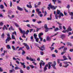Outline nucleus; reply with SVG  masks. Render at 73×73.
<instances>
[{
    "mask_svg": "<svg viewBox=\"0 0 73 73\" xmlns=\"http://www.w3.org/2000/svg\"><path fill=\"white\" fill-rule=\"evenodd\" d=\"M19 30L21 33H23V35H25V34H26V35H28V33L29 32V30H27V31H26L25 33V31H23L20 28H19Z\"/></svg>",
    "mask_w": 73,
    "mask_h": 73,
    "instance_id": "nucleus-1",
    "label": "nucleus"
},
{
    "mask_svg": "<svg viewBox=\"0 0 73 73\" xmlns=\"http://www.w3.org/2000/svg\"><path fill=\"white\" fill-rule=\"evenodd\" d=\"M48 6L49 7H48L47 9L48 10H50V8L51 9H52V10H54V9H56V8H57V6H55V7H54V6H52V5L51 4H50L49 5H48Z\"/></svg>",
    "mask_w": 73,
    "mask_h": 73,
    "instance_id": "nucleus-2",
    "label": "nucleus"
},
{
    "mask_svg": "<svg viewBox=\"0 0 73 73\" xmlns=\"http://www.w3.org/2000/svg\"><path fill=\"white\" fill-rule=\"evenodd\" d=\"M7 36H8V37L7 38V39H6L5 41V43L6 44H7V42H9L11 40V36H10V34L8 33L7 34Z\"/></svg>",
    "mask_w": 73,
    "mask_h": 73,
    "instance_id": "nucleus-3",
    "label": "nucleus"
},
{
    "mask_svg": "<svg viewBox=\"0 0 73 73\" xmlns=\"http://www.w3.org/2000/svg\"><path fill=\"white\" fill-rule=\"evenodd\" d=\"M61 11H59L58 10H57V12L56 13H57V15H59V16H58L59 19H60L61 18V16H64V14L62 13H60Z\"/></svg>",
    "mask_w": 73,
    "mask_h": 73,
    "instance_id": "nucleus-4",
    "label": "nucleus"
},
{
    "mask_svg": "<svg viewBox=\"0 0 73 73\" xmlns=\"http://www.w3.org/2000/svg\"><path fill=\"white\" fill-rule=\"evenodd\" d=\"M38 47L40 49V50H42V51H43L44 50H45V47L44 45L41 46L40 47L38 46Z\"/></svg>",
    "mask_w": 73,
    "mask_h": 73,
    "instance_id": "nucleus-5",
    "label": "nucleus"
},
{
    "mask_svg": "<svg viewBox=\"0 0 73 73\" xmlns=\"http://www.w3.org/2000/svg\"><path fill=\"white\" fill-rule=\"evenodd\" d=\"M53 64H51V66H52L54 69H56V68L55 66L56 65V62L55 61H54L53 62Z\"/></svg>",
    "mask_w": 73,
    "mask_h": 73,
    "instance_id": "nucleus-6",
    "label": "nucleus"
},
{
    "mask_svg": "<svg viewBox=\"0 0 73 73\" xmlns=\"http://www.w3.org/2000/svg\"><path fill=\"white\" fill-rule=\"evenodd\" d=\"M23 44L25 45V46H26V48H27V50H29V49H30L29 47V46L28 45V44H27L25 43H24Z\"/></svg>",
    "mask_w": 73,
    "mask_h": 73,
    "instance_id": "nucleus-7",
    "label": "nucleus"
},
{
    "mask_svg": "<svg viewBox=\"0 0 73 73\" xmlns=\"http://www.w3.org/2000/svg\"><path fill=\"white\" fill-rule=\"evenodd\" d=\"M45 62H43L42 63V62H40L39 63L40 66V68L41 69V68H42V66H44L45 65Z\"/></svg>",
    "mask_w": 73,
    "mask_h": 73,
    "instance_id": "nucleus-8",
    "label": "nucleus"
},
{
    "mask_svg": "<svg viewBox=\"0 0 73 73\" xmlns=\"http://www.w3.org/2000/svg\"><path fill=\"white\" fill-rule=\"evenodd\" d=\"M72 31V29L70 28V27L69 26L68 29H67V32H69L70 31Z\"/></svg>",
    "mask_w": 73,
    "mask_h": 73,
    "instance_id": "nucleus-9",
    "label": "nucleus"
},
{
    "mask_svg": "<svg viewBox=\"0 0 73 73\" xmlns=\"http://www.w3.org/2000/svg\"><path fill=\"white\" fill-rule=\"evenodd\" d=\"M52 64V62H49L48 63V69H50V67H51V64Z\"/></svg>",
    "mask_w": 73,
    "mask_h": 73,
    "instance_id": "nucleus-10",
    "label": "nucleus"
},
{
    "mask_svg": "<svg viewBox=\"0 0 73 73\" xmlns=\"http://www.w3.org/2000/svg\"><path fill=\"white\" fill-rule=\"evenodd\" d=\"M20 64H21V65L23 66V68H26V66H25V63L23 62V63H22L21 62H20Z\"/></svg>",
    "mask_w": 73,
    "mask_h": 73,
    "instance_id": "nucleus-11",
    "label": "nucleus"
},
{
    "mask_svg": "<svg viewBox=\"0 0 73 73\" xmlns=\"http://www.w3.org/2000/svg\"><path fill=\"white\" fill-rule=\"evenodd\" d=\"M17 9L18 10H19L20 11H23V9L19 6L17 7Z\"/></svg>",
    "mask_w": 73,
    "mask_h": 73,
    "instance_id": "nucleus-12",
    "label": "nucleus"
},
{
    "mask_svg": "<svg viewBox=\"0 0 73 73\" xmlns=\"http://www.w3.org/2000/svg\"><path fill=\"white\" fill-rule=\"evenodd\" d=\"M51 40V38L49 37V36H47V38L46 39V41H50Z\"/></svg>",
    "mask_w": 73,
    "mask_h": 73,
    "instance_id": "nucleus-13",
    "label": "nucleus"
},
{
    "mask_svg": "<svg viewBox=\"0 0 73 73\" xmlns=\"http://www.w3.org/2000/svg\"><path fill=\"white\" fill-rule=\"evenodd\" d=\"M48 66V64H46L44 67V72H45L46 70H47V67Z\"/></svg>",
    "mask_w": 73,
    "mask_h": 73,
    "instance_id": "nucleus-14",
    "label": "nucleus"
},
{
    "mask_svg": "<svg viewBox=\"0 0 73 73\" xmlns=\"http://www.w3.org/2000/svg\"><path fill=\"white\" fill-rule=\"evenodd\" d=\"M54 13L55 15V17H56V19H58V16L57 15V14H56V11H54Z\"/></svg>",
    "mask_w": 73,
    "mask_h": 73,
    "instance_id": "nucleus-15",
    "label": "nucleus"
},
{
    "mask_svg": "<svg viewBox=\"0 0 73 73\" xmlns=\"http://www.w3.org/2000/svg\"><path fill=\"white\" fill-rule=\"evenodd\" d=\"M65 37V35L64 34H62L60 36L61 38H62V40H64V37Z\"/></svg>",
    "mask_w": 73,
    "mask_h": 73,
    "instance_id": "nucleus-16",
    "label": "nucleus"
},
{
    "mask_svg": "<svg viewBox=\"0 0 73 73\" xmlns=\"http://www.w3.org/2000/svg\"><path fill=\"white\" fill-rule=\"evenodd\" d=\"M36 11L37 12V13H39V14H40V13H41V12L40 11V10L38 9H36Z\"/></svg>",
    "mask_w": 73,
    "mask_h": 73,
    "instance_id": "nucleus-17",
    "label": "nucleus"
},
{
    "mask_svg": "<svg viewBox=\"0 0 73 73\" xmlns=\"http://www.w3.org/2000/svg\"><path fill=\"white\" fill-rule=\"evenodd\" d=\"M27 8H32V5H31V4H30V5H27Z\"/></svg>",
    "mask_w": 73,
    "mask_h": 73,
    "instance_id": "nucleus-18",
    "label": "nucleus"
},
{
    "mask_svg": "<svg viewBox=\"0 0 73 73\" xmlns=\"http://www.w3.org/2000/svg\"><path fill=\"white\" fill-rule=\"evenodd\" d=\"M68 13L71 16H73V12H70V11H68Z\"/></svg>",
    "mask_w": 73,
    "mask_h": 73,
    "instance_id": "nucleus-19",
    "label": "nucleus"
},
{
    "mask_svg": "<svg viewBox=\"0 0 73 73\" xmlns=\"http://www.w3.org/2000/svg\"><path fill=\"white\" fill-rule=\"evenodd\" d=\"M67 45L68 46H69V45L70 46H72V44L70 42H68L67 44Z\"/></svg>",
    "mask_w": 73,
    "mask_h": 73,
    "instance_id": "nucleus-20",
    "label": "nucleus"
},
{
    "mask_svg": "<svg viewBox=\"0 0 73 73\" xmlns=\"http://www.w3.org/2000/svg\"><path fill=\"white\" fill-rule=\"evenodd\" d=\"M5 36V35H4V33H3L1 36V38H4V37Z\"/></svg>",
    "mask_w": 73,
    "mask_h": 73,
    "instance_id": "nucleus-21",
    "label": "nucleus"
},
{
    "mask_svg": "<svg viewBox=\"0 0 73 73\" xmlns=\"http://www.w3.org/2000/svg\"><path fill=\"white\" fill-rule=\"evenodd\" d=\"M44 35V34H43V33H39L38 34L39 37H41V36H42V35Z\"/></svg>",
    "mask_w": 73,
    "mask_h": 73,
    "instance_id": "nucleus-22",
    "label": "nucleus"
},
{
    "mask_svg": "<svg viewBox=\"0 0 73 73\" xmlns=\"http://www.w3.org/2000/svg\"><path fill=\"white\" fill-rule=\"evenodd\" d=\"M63 58L65 60H68V59H67L65 56H63Z\"/></svg>",
    "mask_w": 73,
    "mask_h": 73,
    "instance_id": "nucleus-23",
    "label": "nucleus"
},
{
    "mask_svg": "<svg viewBox=\"0 0 73 73\" xmlns=\"http://www.w3.org/2000/svg\"><path fill=\"white\" fill-rule=\"evenodd\" d=\"M9 31H11V30H12L13 31H14V29H13L12 28V26H11L10 28H9Z\"/></svg>",
    "mask_w": 73,
    "mask_h": 73,
    "instance_id": "nucleus-24",
    "label": "nucleus"
},
{
    "mask_svg": "<svg viewBox=\"0 0 73 73\" xmlns=\"http://www.w3.org/2000/svg\"><path fill=\"white\" fill-rule=\"evenodd\" d=\"M22 55H24L25 53V52L24 51V50H22Z\"/></svg>",
    "mask_w": 73,
    "mask_h": 73,
    "instance_id": "nucleus-25",
    "label": "nucleus"
},
{
    "mask_svg": "<svg viewBox=\"0 0 73 73\" xmlns=\"http://www.w3.org/2000/svg\"><path fill=\"white\" fill-rule=\"evenodd\" d=\"M45 29V32H48V31L49 30V29L48 28H46Z\"/></svg>",
    "mask_w": 73,
    "mask_h": 73,
    "instance_id": "nucleus-26",
    "label": "nucleus"
},
{
    "mask_svg": "<svg viewBox=\"0 0 73 73\" xmlns=\"http://www.w3.org/2000/svg\"><path fill=\"white\" fill-rule=\"evenodd\" d=\"M58 30H59V29L57 27V28H56L55 29H54V31L56 32V31H58Z\"/></svg>",
    "mask_w": 73,
    "mask_h": 73,
    "instance_id": "nucleus-27",
    "label": "nucleus"
},
{
    "mask_svg": "<svg viewBox=\"0 0 73 73\" xmlns=\"http://www.w3.org/2000/svg\"><path fill=\"white\" fill-rule=\"evenodd\" d=\"M11 38L12 39H15V36L12 35V36H11Z\"/></svg>",
    "mask_w": 73,
    "mask_h": 73,
    "instance_id": "nucleus-28",
    "label": "nucleus"
},
{
    "mask_svg": "<svg viewBox=\"0 0 73 73\" xmlns=\"http://www.w3.org/2000/svg\"><path fill=\"white\" fill-rule=\"evenodd\" d=\"M4 25V23L3 22H1L0 23V25L1 26H3Z\"/></svg>",
    "mask_w": 73,
    "mask_h": 73,
    "instance_id": "nucleus-29",
    "label": "nucleus"
},
{
    "mask_svg": "<svg viewBox=\"0 0 73 73\" xmlns=\"http://www.w3.org/2000/svg\"><path fill=\"white\" fill-rule=\"evenodd\" d=\"M10 73H12L13 72H15V70H10L9 71Z\"/></svg>",
    "mask_w": 73,
    "mask_h": 73,
    "instance_id": "nucleus-30",
    "label": "nucleus"
},
{
    "mask_svg": "<svg viewBox=\"0 0 73 73\" xmlns=\"http://www.w3.org/2000/svg\"><path fill=\"white\" fill-rule=\"evenodd\" d=\"M15 70H17L18 69H21L20 68L18 67V66H17V67H15Z\"/></svg>",
    "mask_w": 73,
    "mask_h": 73,
    "instance_id": "nucleus-31",
    "label": "nucleus"
},
{
    "mask_svg": "<svg viewBox=\"0 0 73 73\" xmlns=\"http://www.w3.org/2000/svg\"><path fill=\"white\" fill-rule=\"evenodd\" d=\"M29 60H30V61H34V59H33V58L31 57L29 58Z\"/></svg>",
    "mask_w": 73,
    "mask_h": 73,
    "instance_id": "nucleus-32",
    "label": "nucleus"
},
{
    "mask_svg": "<svg viewBox=\"0 0 73 73\" xmlns=\"http://www.w3.org/2000/svg\"><path fill=\"white\" fill-rule=\"evenodd\" d=\"M23 8H24L25 11H26V12H29V11H28V10H27L26 8H25V7H23Z\"/></svg>",
    "mask_w": 73,
    "mask_h": 73,
    "instance_id": "nucleus-33",
    "label": "nucleus"
},
{
    "mask_svg": "<svg viewBox=\"0 0 73 73\" xmlns=\"http://www.w3.org/2000/svg\"><path fill=\"white\" fill-rule=\"evenodd\" d=\"M37 35H36V34H35L34 35V38H37Z\"/></svg>",
    "mask_w": 73,
    "mask_h": 73,
    "instance_id": "nucleus-34",
    "label": "nucleus"
},
{
    "mask_svg": "<svg viewBox=\"0 0 73 73\" xmlns=\"http://www.w3.org/2000/svg\"><path fill=\"white\" fill-rule=\"evenodd\" d=\"M0 8L1 9H4V6L3 5H1L0 6Z\"/></svg>",
    "mask_w": 73,
    "mask_h": 73,
    "instance_id": "nucleus-35",
    "label": "nucleus"
},
{
    "mask_svg": "<svg viewBox=\"0 0 73 73\" xmlns=\"http://www.w3.org/2000/svg\"><path fill=\"white\" fill-rule=\"evenodd\" d=\"M7 49H11V46H10L9 45H7Z\"/></svg>",
    "mask_w": 73,
    "mask_h": 73,
    "instance_id": "nucleus-36",
    "label": "nucleus"
},
{
    "mask_svg": "<svg viewBox=\"0 0 73 73\" xmlns=\"http://www.w3.org/2000/svg\"><path fill=\"white\" fill-rule=\"evenodd\" d=\"M62 32H63V33H66V32H68V31H67V30H63L62 31Z\"/></svg>",
    "mask_w": 73,
    "mask_h": 73,
    "instance_id": "nucleus-37",
    "label": "nucleus"
},
{
    "mask_svg": "<svg viewBox=\"0 0 73 73\" xmlns=\"http://www.w3.org/2000/svg\"><path fill=\"white\" fill-rule=\"evenodd\" d=\"M40 54L42 56H43L44 55V52H43L42 51H40Z\"/></svg>",
    "mask_w": 73,
    "mask_h": 73,
    "instance_id": "nucleus-38",
    "label": "nucleus"
},
{
    "mask_svg": "<svg viewBox=\"0 0 73 73\" xmlns=\"http://www.w3.org/2000/svg\"><path fill=\"white\" fill-rule=\"evenodd\" d=\"M36 40V42H38V40H39V38H35Z\"/></svg>",
    "mask_w": 73,
    "mask_h": 73,
    "instance_id": "nucleus-39",
    "label": "nucleus"
},
{
    "mask_svg": "<svg viewBox=\"0 0 73 73\" xmlns=\"http://www.w3.org/2000/svg\"><path fill=\"white\" fill-rule=\"evenodd\" d=\"M12 49L14 50H15V46H12Z\"/></svg>",
    "mask_w": 73,
    "mask_h": 73,
    "instance_id": "nucleus-40",
    "label": "nucleus"
},
{
    "mask_svg": "<svg viewBox=\"0 0 73 73\" xmlns=\"http://www.w3.org/2000/svg\"><path fill=\"white\" fill-rule=\"evenodd\" d=\"M13 35H15L16 36H17V34H16V31H14V32L13 33Z\"/></svg>",
    "mask_w": 73,
    "mask_h": 73,
    "instance_id": "nucleus-41",
    "label": "nucleus"
},
{
    "mask_svg": "<svg viewBox=\"0 0 73 73\" xmlns=\"http://www.w3.org/2000/svg\"><path fill=\"white\" fill-rule=\"evenodd\" d=\"M44 28L45 29L48 28V26H47V25L45 24L44 25Z\"/></svg>",
    "mask_w": 73,
    "mask_h": 73,
    "instance_id": "nucleus-42",
    "label": "nucleus"
},
{
    "mask_svg": "<svg viewBox=\"0 0 73 73\" xmlns=\"http://www.w3.org/2000/svg\"><path fill=\"white\" fill-rule=\"evenodd\" d=\"M69 66V64H67V65L64 66L63 67H64V68H67L68 66Z\"/></svg>",
    "mask_w": 73,
    "mask_h": 73,
    "instance_id": "nucleus-43",
    "label": "nucleus"
},
{
    "mask_svg": "<svg viewBox=\"0 0 73 73\" xmlns=\"http://www.w3.org/2000/svg\"><path fill=\"white\" fill-rule=\"evenodd\" d=\"M10 6L11 7H12V3L11 1H10Z\"/></svg>",
    "mask_w": 73,
    "mask_h": 73,
    "instance_id": "nucleus-44",
    "label": "nucleus"
},
{
    "mask_svg": "<svg viewBox=\"0 0 73 73\" xmlns=\"http://www.w3.org/2000/svg\"><path fill=\"white\" fill-rule=\"evenodd\" d=\"M64 62V64H65V65H66V64L68 63V62Z\"/></svg>",
    "mask_w": 73,
    "mask_h": 73,
    "instance_id": "nucleus-45",
    "label": "nucleus"
},
{
    "mask_svg": "<svg viewBox=\"0 0 73 73\" xmlns=\"http://www.w3.org/2000/svg\"><path fill=\"white\" fill-rule=\"evenodd\" d=\"M56 0H52V1L54 2V4H56Z\"/></svg>",
    "mask_w": 73,
    "mask_h": 73,
    "instance_id": "nucleus-46",
    "label": "nucleus"
},
{
    "mask_svg": "<svg viewBox=\"0 0 73 73\" xmlns=\"http://www.w3.org/2000/svg\"><path fill=\"white\" fill-rule=\"evenodd\" d=\"M15 25V26H16V27H19V25H18V24H17L16 23H14Z\"/></svg>",
    "mask_w": 73,
    "mask_h": 73,
    "instance_id": "nucleus-47",
    "label": "nucleus"
},
{
    "mask_svg": "<svg viewBox=\"0 0 73 73\" xmlns=\"http://www.w3.org/2000/svg\"><path fill=\"white\" fill-rule=\"evenodd\" d=\"M56 22L59 25H62V24L60 23L59 22L56 21Z\"/></svg>",
    "mask_w": 73,
    "mask_h": 73,
    "instance_id": "nucleus-48",
    "label": "nucleus"
},
{
    "mask_svg": "<svg viewBox=\"0 0 73 73\" xmlns=\"http://www.w3.org/2000/svg\"><path fill=\"white\" fill-rule=\"evenodd\" d=\"M4 27L6 30H8V28L6 27L5 25H4Z\"/></svg>",
    "mask_w": 73,
    "mask_h": 73,
    "instance_id": "nucleus-49",
    "label": "nucleus"
},
{
    "mask_svg": "<svg viewBox=\"0 0 73 73\" xmlns=\"http://www.w3.org/2000/svg\"><path fill=\"white\" fill-rule=\"evenodd\" d=\"M42 23V22L41 21H39L37 22V23L39 24H40V23Z\"/></svg>",
    "mask_w": 73,
    "mask_h": 73,
    "instance_id": "nucleus-50",
    "label": "nucleus"
},
{
    "mask_svg": "<svg viewBox=\"0 0 73 73\" xmlns=\"http://www.w3.org/2000/svg\"><path fill=\"white\" fill-rule=\"evenodd\" d=\"M39 38L40 39V41H42V38L41 37H39Z\"/></svg>",
    "mask_w": 73,
    "mask_h": 73,
    "instance_id": "nucleus-51",
    "label": "nucleus"
},
{
    "mask_svg": "<svg viewBox=\"0 0 73 73\" xmlns=\"http://www.w3.org/2000/svg\"><path fill=\"white\" fill-rule=\"evenodd\" d=\"M64 46H62L61 47H60L59 48V49L60 50V49H63L64 48Z\"/></svg>",
    "mask_w": 73,
    "mask_h": 73,
    "instance_id": "nucleus-52",
    "label": "nucleus"
},
{
    "mask_svg": "<svg viewBox=\"0 0 73 73\" xmlns=\"http://www.w3.org/2000/svg\"><path fill=\"white\" fill-rule=\"evenodd\" d=\"M67 49V47H66L64 48L63 50L64 51H66V50Z\"/></svg>",
    "mask_w": 73,
    "mask_h": 73,
    "instance_id": "nucleus-53",
    "label": "nucleus"
},
{
    "mask_svg": "<svg viewBox=\"0 0 73 73\" xmlns=\"http://www.w3.org/2000/svg\"><path fill=\"white\" fill-rule=\"evenodd\" d=\"M4 55H5V54H4V53H2L1 54V57H3V56H4Z\"/></svg>",
    "mask_w": 73,
    "mask_h": 73,
    "instance_id": "nucleus-54",
    "label": "nucleus"
},
{
    "mask_svg": "<svg viewBox=\"0 0 73 73\" xmlns=\"http://www.w3.org/2000/svg\"><path fill=\"white\" fill-rule=\"evenodd\" d=\"M30 66L31 68H34V66H33V65H30Z\"/></svg>",
    "mask_w": 73,
    "mask_h": 73,
    "instance_id": "nucleus-55",
    "label": "nucleus"
},
{
    "mask_svg": "<svg viewBox=\"0 0 73 73\" xmlns=\"http://www.w3.org/2000/svg\"><path fill=\"white\" fill-rule=\"evenodd\" d=\"M68 57L70 60H72V58L70 57V56H68Z\"/></svg>",
    "mask_w": 73,
    "mask_h": 73,
    "instance_id": "nucleus-56",
    "label": "nucleus"
},
{
    "mask_svg": "<svg viewBox=\"0 0 73 73\" xmlns=\"http://www.w3.org/2000/svg\"><path fill=\"white\" fill-rule=\"evenodd\" d=\"M60 61H61L60 59H58L57 60V62L58 64H60Z\"/></svg>",
    "mask_w": 73,
    "mask_h": 73,
    "instance_id": "nucleus-57",
    "label": "nucleus"
},
{
    "mask_svg": "<svg viewBox=\"0 0 73 73\" xmlns=\"http://www.w3.org/2000/svg\"><path fill=\"white\" fill-rule=\"evenodd\" d=\"M66 8H68V9H69V8H70V5H68L67 6Z\"/></svg>",
    "mask_w": 73,
    "mask_h": 73,
    "instance_id": "nucleus-58",
    "label": "nucleus"
},
{
    "mask_svg": "<svg viewBox=\"0 0 73 73\" xmlns=\"http://www.w3.org/2000/svg\"><path fill=\"white\" fill-rule=\"evenodd\" d=\"M40 28H37L36 29V32H38V31H39V30H40Z\"/></svg>",
    "mask_w": 73,
    "mask_h": 73,
    "instance_id": "nucleus-59",
    "label": "nucleus"
},
{
    "mask_svg": "<svg viewBox=\"0 0 73 73\" xmlns=\"http://www.w3.org/2000/svg\"><path fill=\"white\" fill-rule=\"evenodd\" d=\"M26 68L27 70H29V69H30V67H29V66H28Z\"/></svg>",
    "mask_w": 73,
    "mask_h": 73,
    "instance_id": "nucleus-60",
    "label": "nucleus"
},
{
    "mask_svg": "<svg viewBox=\"0 0 73 73\" xmlns=\"http://www.w3.org/2000/svg\"><path fill=\"white\" fill-rule=\"evenodd\" d=\"M38 5H36V4H35V8H37L38 7Z\"/></svg>",
    "mask_w": 73,
    "mask_h": 73,
    "instance_id": "nucleus-61",
    "label": "nucleus"
},
{
    "mask_svg": "<svg viewBox=\"0 0 73 73\" xmlns=\"http://www.w3.org/2000/svg\"><path fill=\"white\" fill-rule=\"evenodd\" d=\"M59 28H60V29H62V26H59Z\"/></svg>",
    "mask_w": 73,
    "mask_h": 73,
    "instance_id": "nucleus-62",
    "label": "nucleus"
},
{
    "mask_svg": "<svg viewBox=\"0 0 73 73\" xmlns=\"http://www.w3.org/2000/svg\"><path fill=\"white\" fill-rule=\"evenodd\" d=\"M33 22H36V19H33L32 20Z\"/></svg>",
    "mask_w": 73,
    "mask_h": 73,
    "instance_id": "nucleus-63",
    "label": "nucleus"
},
{
    "mask_svg": "<svg viewBox=\"0 0 73 73\" xmlns=\"http://www.w3.org/2000/svg\"><path fill=\"white\" fill-rule=\"evenodd\" d=\"M20 72L21 73H24V71H23L22 70H20Z\"/></svg>",
    "mask_w": 73,
    "mask_h": 73,
    "instance_id": "nucleus-64",
    "label": "nucleus"
}]
</instances>
